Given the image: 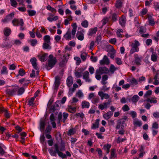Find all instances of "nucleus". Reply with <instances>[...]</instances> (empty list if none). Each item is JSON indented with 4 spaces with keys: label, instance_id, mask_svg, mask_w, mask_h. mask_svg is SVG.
I'll list each match as a JSON object with an SVG mask.
<instances>
[{
    "label": "nucleus",
    "instance_id": "nucleus-33",
    "mask_svg": "<svg viewBox=\"0 0 159 159\" xmlns=\"http://www.w3.org/2000/svg\"><path fill=\"white\" fill-rule=\"evenodd\" d=\"M139 97L137 95H134L131 99V101L134 103H136L139 100Z\"/></svg>",
    "mask_w": 159,
    "mask_h": 159
},
{
    "label": "nucleus",
    "instance_id": "nucleus-39",
    "mask_svg": "<svg viewBox=\"0 0 159 159\" xmlns=\"http://www.w3.org/2000/svg\"><path fill=\"white\" fill-rule=\"evenodd\" d=\"M58 17L57 16H54L53 17H48L47 18L48 20L50 22H52L53 21H56L58 20Z\"/></svg>",
    "mask_w": 159,
    "mask_h": 159
},
{
    "label": "nucleus",
    "instance_id": "nucleus-52",
    "mask_svg": "<svg viewBox=\"0 0 159 159\" xmlns=\"http://www.w3.org/2000/svg\"><path fill=\"white\" fill-rule=\"evenodd\" d=\"M146 31V28L143 26H140L139 27V33L141 34L145 33Z\"/></svg>",
    "mask_w": 159,
    "mask_h": 159
},
{
    "label": "nucleus",
    "instance_id": "nucleus-37",
    "mask_svg": "<svg viewBox=\"0 0 159 159\" xmlns=\"http://www.w3.org/2000/svg\"><path fill=\"white\" fill-rule=\"evenodd\" d=\"M8 73V71L7 70V67L6 66H3L2 69L1 70V73L2 74L7 75Z\"/></svg>",
    "mask_w": 159,
    "mask_h": 159
},
{
    "label": "nucleus",
    "instance_id": "nucleus-36",
    "mask_svg": "<svg viewBox=\"0 0 159 159\" xmlns=\"http://www.w3.org/2000/svg\"><path fill=\"white\" fill-rule=\"evenodd\" d=\"M62 115L63 116V119H62V122L63 123H65L66 120L67 119L69 116V114L66 112L63 113Z\"/></svg>",
    "mask_w": 159,
    "mask_h": 159
},
{
    "label": "nucleus",
    "instance_id": "nucleus-63",
    "mask_svg": "<svg viewBox=\"0 0 159 159\" xmlns=\"http://www.w3.org/2000/svg\"><path fill=\"white\" fill-rule=\"evenodd\" d=\"M76 95L79 98H81L83 96V94L80 90H79L76 93Z\"/></svg>",
    "mask_w": 159,
    "mask_h": 159
},
{
    "label": "nucleus",
    "instance_id": "nucleus-2",
    "mask_svg": "<svg viewBox=\"0 0 159 159\" xmlns=\"http://www.w3.org/2000/svg\"><path fill=\"white\" fill-rule=\"evenodd\" d=\"M57 62L56 58L54 57L52 54L50 55L48 57V65L46 66V68L48 70H50L54 66Z\"/></svg>",
    "mask_w": 159,
    "mask_h": 159
},
{
    "label": "nucleus",
    "instance_id": "nucleus-60",
    "mask_svg": "<svg viewBox=\"0 0 159 159\" xmlns=\"http://www.w3.org/2000/svg\"><path fill=\"white\" fill-rule=\"evenodd\" d=\"M142 123L141 121L137 120L134 121V125H138L139 127H140L142 125Z\"/></svg>",
    "mask_w": 159,
    "mask_h": 159
},
{
    "label": "nucleus",
    "instance_id": "nucleus-53",
    "mask_svg": "<svg viewBox=\"0 0 159 159\" xmlns=\"http://www.w3.org/2000/svg\"><path fill=\"white\" fill-rule=\"evenodd\" d=\"M74 59L76 61V64L77 65H79L81 62L79 57H74Z\"/></svg>",
    "mask_w": 159,
    "mask_h": 159
},
{
    "label": "nucleus",
    "instance_id": "nucleus-40",
    "mask_svg": "<svg viewBox=\"0 0 159 159\" xmlns=\"http://www.w3.org/2000/svg\"><path fill=\"white\" fill-rule=\"evenodd\" d=\"M117 68L113 65H111L110 68L109 72L110 71L111 74L114 73L115 71L116 70Z\"/></svg>",
    "mask_w": 159,
    "mask_h": 159
},
{
    "label": "nucleus",
    "instance_id": "nucleus-26",
    "mask_svg": "<svg viewBox=\"0 0 159 159\" xmlns=\"http://www.w3.org/2000/svg\"><path fill=\"white\" fill-rule=\"evenodd\" d=\"M62 114L61 112H60L58 115V117L57 119V124L61 125V122H62Z\"/></svg>",
    "mask_w": 159,
    "mask_h": 159
},
{
    "label": "nucleus",
    "instance_id": "nucleus-43",
    "mask_svg": "<svg viewBox=\"0 0 159 159\" xmlns=\"http://www.w3.org/2000/svg\"><path fill=\"white\" fill-rule=\"evenodd\" d=\"M43 39L44 42H45L49 43L50 42L51 38L49 35H46L44 36Z\"/></svg>",
    "mask_w": 159,
    "mask_h": 159
},
{
    "label": "nucleus",
    "instance_id": "nucleus-31",
    "mask_svg": "<svg viewBox=\"0 0 159 159\" xmlns=\"http://www.w3.org/2000/svg\"><path fill=\"white\" fill-rule=\"evenodd\" d=\"M157 56L156 52H153L151 56V60L153 62L157 61Z\"/></svg>",
    "mask_w": 159,
    "mask_h": 159
},
{
    "label": "nucleus",
    "instance_id": "nucleus-50",
    "mask_svg": "<svg viewBox=\"0 0 159 159\" xmlns=\"http://www.w3.org/2000/svg\"><path fill=\"white\" fill-rule=\"evenodd\" d=\"M87 54L86 53H82L81 54V57L83 61H84L87 58Z\"/></svg>",
    "mask_w": 159,
    "mask_h": 159
},
{
    "label": "nucleus",
    "instance_id": "nucleus-25",
    "mask_svg": "<svg viewBox=\"0 0 159 159\" xmlns=\"http://www.w3.org/2000/svg\"><path fill=\"white\" fill-rule=\"evenodd\" d=\"M81 105L82 108H88L90 106V104L89 102L86 101H83L82 102Z\"/></svg>",
    "mask_w": 159,
    "mask_h": 159
},
{
    "label": "nucleus",
    "instance_id": "nucleus-14",
    "mask_svg": "<svg viewBox=\"0 0 159 159\" xmlns=\"http://www.w3.org/2000/svg\"><path fill=\"white\" fill-rule=\"evenodd\" d=\"M113 112L111 111H109L105 114H103V118L107 120L111 117L113 115Z\"/></svg>",
    "mask_w": 159,
    "mask_h": 159
},
{
    "label": "nucleus",
    "instance_id": "nucleus-24",
    "mask_svg": "<svg viewBox=\"0 0 159 159\" xmlns=\"http://www.w3.org/2000/svg\"><path fill=\"white\" fill-rule=\"evenodd\" d=\"M25 74L26 72L25 70L23 68H20L19 70L18 74H17L16 76L18 78H19L18 77L20 75L21 76H23L25 75Z\"/></svg>",
    "mask_w": 159,
    "mask_h": 159
},
{
    "label": "nucleus",
    "instance_id": "nucleus-30",
    "mask_svg": "<svg viewBox=\"0 0 159 159\" xmlns=\"http://www.w3.org/2000/svg\"><path fill=\"white\" fill-rule=\"evenodd\" d=\"M100 101L99 98L98 96H95L92 98V102L94 104H96L98 103Z\"/></svg>",
    "mask_w": 159,
    "mask_h": 159
},
{
    "label": "nucleus",
    "instance_id": "nucleus-11",
    "mask_svg": "<svg viewBox=\"0 0 159 159\" xmlns=\"http://www.w3.org/2000/svg\"><path fill=\"white\" fill-rule=\"evenodd\" d=\"M60 84V78L57 76L55 78V81L54 82L55 86L54 89L57 92Z\"/></svg>",
    "mask_w": 159,
    "mask_h": 159
},
{
    "label": "nucleus",
    "instance_id": "nucleus-28",
    "mask_svg": "<svg viewBox=\"0 0 159 159\" xmlns=\"http://www.w3.org/2000/svg\"><path fill=\"white\" fill-rule=\"evenodd\" d=\"M89 73L88 71H85L84 73L83 78L85 79L86 81L90 82V80L89 79Z\"/></svg>",
    "mask_w": 159,
    "mask_h": 159
},
{
    "label": "nucleus",
    "instance_id": "nucleus-27",
    "mask_svg": "<svg viewBox=\"0 0 159 159\" xmlns=\"http://www.w3.org/2000/svg\"><path fill=\"white\" fill-rule=\"evenodd\" d=\"M20 19L19 20L18 19L15 18L12 21V23L13 25L15 26H17L20 24Z\"/></svg>",
    "mask_w": 159,
    "mask_h": 159
},
{
    "label": "nucleus",
    "instance_id": "nucleus-42",
    "mask_svg": "<svg viewBox=\"0 0 159 159\" xmlns=\"http://www.w3.org/2000/svg\"><path fill=\"white\" fill-rule=\"evenodd\" d=\"M14 12H12L11 13L7 15L6 16L8 20L10 21L11 20L14 16Z\"/></svg>",
    "mask_w": 159,
    "mask_h": 159
},
{
    "label": "nucleus",
    "instance_id": "nucleus-41",
    "mask_svg": "<svg viewBox=\"0 0 159 159\" xmlns=\"http://www.w3.org/2000/svg\"><path fill=\"white\" fill-rule=\"evenodd\" d=\"M81 25L84 28H87L89 25L88 22L86 20L83 21L81 23Z\"/></svg>",
    "mask_w": 159,
    "mask_h": 159
},
{
    "label": "nucleus",
    "instance_id": "nucleus-6",
    "mask_svg": "<svg viewBox=\"0 0 159 159\" xmlns=\"http://www.w3.org/2000/svg\"><path fill=\"white\" fill-rule=\"evenodd\" d=\"M120 25L122 27H125L126 22V16L124 15H122L119 20Z\"/></svg>",
    "mask_w": 159,
    "mask_h": 159
},
{
    "label": "nucleus",
    "instance_id": "nucleus-19",
    "mask_svg": "<svg viewBox=\"0 0 159 159\" xmlns=\"http://www.w3.org/2000/svg\"><path fill=\"white\" fill-rule=\"evenodd\" d=\"M109 18L111 19L113 22H116L117 19V14L116 13H112Z\"/></svg>",
    "mask_w": 159,
    "mask_h": 159
},
{
    "label": "nucleus",
    "instance_id": "nucleus-61",
    "mask_svg": "<svg viewBox=\"0 0 159 159\" xmlns=\"http://www.w3.org/2000/svg\"><path fill=\"white\" fill-rule=\"evenodd\" d=\"M125 119L122 118L118 120V122H119L120 124H121V126H124L123 125L125 124Z\"/></svg>",
    "mask_w": 159,
    "mask_h": 159
},
{
    "label": "nucleus",
    "instance_id": "nucleus-10",
    "mask_svg": "<svg viewBox=\"0 0 159 159\" xmlns=\"http://www.w3.org/2000/svg\"><path fill=\"white\" fill-rule=\"evenodd\" d=\"M134 63L137 65H141V57H139L137 54H135L134 55Z\"/></svg>",
    "mask_w": 159,
    "mask_h": 159
},
{
    "label": "nucleus",
    "instance_id": "nucleus-5",
    "mask_svg": "<svg viewBox=\"0 0 159 159\" xmlns=\"http://www.w3.org/2000/svg\"><path fill=\"white\" fill-rule=\"evenodd\" d=\"M16 89H15V87L13 89H8L5 90V92L7 95L8 97L12 96L16 94Z\"/></svg>",
    "mask_w": 159,
    "mask_h": 159
},
{
    "label": "nucleus",
    "instance_id": "nucleus-9",
    "mask_svg": "<svg viewBox=\"0 0 159 159\" xmlns=\"http://www.w3.org/2000/svg\"><path fill=\"white\" fill-rule=\"evenodd\" d=\"M145 18L146 19H148L149 23L150 25L153 26L155 25L154 19L151 15L149 14H147L145 16Z\"/></svg>",
    "mask_w": 159,
    "mask_h": 159
},
{
    "label": "nucleus",
    "instance_id": "nucleus-59",
    "mask_svg": "<svg viewBox=\"0 0 159 159\" xmlns=\"http://www.w3.org/2000/svg\"><path fill=\"white\" fill-rule=\"evenodd\" d=\"M31 45L32 46H34L37 43V41L36 39H32L30 42Z\"/></svg>",
    "mask_w": 159,
    "mask_h": 159
},
{
    "label": "nucleus",
    "instance_id": "nucleus-3",
    "mask_svg": "<svg viewBox=\"0 0 159 159\" xmlns=\"http://www.w3.org/2000/svg\"><path fill=\"white\" fill-rule=\"evenodd\" d=\"M140 45V44L139 43L137 40L134 41V43H132L131 45V48L129 54L130 56L135 52L139 51V48L138 47Z\"/></svg>",
    "mask_w": 159,
    "mask_h": 159
},
{
    "label": "nucleus",
    "instance_id": "nucleus-23",
    "mask_svg": "<svg viewBox=\"0 0 159 159\" xmlns=\"http://www.w3.org/2000/svg\"><path fill=\"white\" fill-rule=\"evenodd\" d=\"M123 2L122 0H116L115 4V7L117 8H120L122 7Z\"/></svg>",
    "mask_w": 159,
    "mask_h": 159
},
{
    "label": "nucleus",
    "instance_id": "nucleus-17",
    "mask_svg": "<svg viewBox=\"0 0 159 159\" xmlns=\"http://www.w3.org/2000/svg\"><path fill=\"white\" fill-rule=\"evenodd\" d=\"M111 146V145L110 144H107L104 145L103 146V149L106 151V152L107 154L109 153L110 152V149Z\"/></svg>",
    "mask_w": 159,
    "mask_h": 159
},
{
    "label": "nucleus",
    "instance_id": "nucleus-56",
    "mask_svg": "<svg viewBox=\"0 0 159 159\" xmlns=\"http://www.w3.org/2000/svg\"><path fill=\"white\" fill-rule=\"evenodd\" d=\"M111 102V100H108L107 102L103 103L102 104L103 105L105 109H106L107 108L108 106L110 104Z\"/></svg>",
    "mask_w": 159,
    "mask_h": 159
},
{
    "label": "nucleus",
    "instance_id": "nucleus-62",
    "mask_svg": "<svg viewBox=\"0 0 159 159\" xmlns=\"http://www.w3.org/2000/svg\"><path fill=\"white\" fill-rule=\"evenodd\" d=\"M122 109L124 111H126L129 110V108L127 105H125L122 107Z\"/></svg>",
    "mask_w": 159,
    "mask_h": 159
},
{
    "label": "nucleus",
    "instance_id": "nucleus-22",
    "mask_svg": "<svg viewBox=\"0 0 159 159\" xmlns=\"http://www.w3.org/2000/svg\"><path fill=\"white\" fill-rule=\"evenodd\" d=\"M99 121L100 120L98 119L96 120L95 123L93 124L91 129H95L98 128L99 127Z\"/></svg>",
    "mask_w": 159,
    "mask_h": 159
},
{
    "label": "nucleus",
    "instance_id": "nucleus-38",
    "mask_svg": "<svg viewBox=\"0 0 159 159\" xmlns=\"http://www.w3.org/2000/svg\"><path fill=\"white\" fill-rule=\"evenodd\" d=\"M34 100L35 99L33 97L31 98L28 101V104L30 106L33 107L34 106Z\"/></svg>",
    "mask_w": 159,
    "mask_h": 159
},
{
    "label": "nucleus",
    "instance_id": "nucleus-34",
    "mask_svg": "<svg viewBox=\"0 0 159 159\" xmlns=\"http://www.w3.org/2000/svg\"><path fill=\"white\" fill-rule=\"evenodd\" d=\"M76 132V129L74 128H72L70 129L68 133L67 134L68 135L71 136L74 135Z\"/></svg>",
    "mask_w": 159,
    "mask_h": 159
},
{
    "label": "nucleus",
    "instance_id": "nucleus-13",
    "mask_svg": "<svg viewBox=\"0 0 159 159\" xmlns=\"http://www.w3.org/2000/svg\"><path fill=\"white\" fill-rule=\"evenodd\" d=\"M46 125V119L41 120L40 121V129L41 131H43L44 130Z\"/></svg>",
    "mask_w": 159,
    "mask_h": 159
},
{
    "label": "nucleus",
    "instance_id": "nucleus-44",
    "mask_svg": "<svg viewBox=\"0 0 159 159\" xmlns=\"http://www.w3.org/2000/svg\"><path fill=\"white\" fill-rule=\"evenodd\" d=\"M129 16L130 17H131L134 16L135 12L131 8H129Z\"/></svg>",
    "mask_w": 159,
    "mask_h": 159
},
{
    "label": "nucleus",
    "instance_id": "nucleus-29",
    "mask_svg": "<svg viewBox=\"0 0 159 159\" xmlns=\"http://www.w3.org/2000/svg\"><path fill=\"white\" fill-rule=\"evenodd\" d=\"M11 33V30L8 28H5L4 30V33L6 36H9Z\"/></svg>",
    "mask_w": 159,
    "mask_h": 159
},
{
    "label": "nucleus",
    "instance_id": "nucleus-45",
    "mask_svg": "<svg viewBox=\"0 0 159 159\" xmlns=\"http://www.w3.org/2000/svg\"><path fill=\"white\" fill-rule=\"evenodd\" d=\"M116 151L114 149H111V158H112L115 157L116 156H115Z\"/></svg>",
    "mask_w": 159,
    "mask_h": 159
},
{
    "label": "nucleus",
    "instance_id": "nucleus-15",
    "mask_svg": "<svg viewBox=\"0 0 159 159\" xmlns=\"http://www.w3.org/2000/svg\"><path fill=\"white\" fill-rule=\"evenodd\" d=\"M37 60L35 57H33L30 59V61L32 64V65L34 69L37 70L38 69V67L37 66V64L36 63Z\"/></svg>",
    "mask_w": 159,
    "mask_h": 159
},
{
    "label": "nucleus",
    "instance_id": "nucleus-57",
    "mask_svg": "<svg viewBox=\"0 0 159 159\" xmlns=\"http://www.w3.org/2000/svg\"><path fill=\"white\" fill-rule=\"evenodd\" d=\"M102 37L100 35H98L96 37L95 42H96L97 44H98L99 43Z\"/></svg>",
    "mask_w": 159,
    "mask_h": 159
},
{
    "label": "nucleus",
    "instance_id": "nucleus-54",
    "mask_svg": "<svg viewBox=\"0 0 159 159\" xmlns=\"http://www.w3.org/2000/svg\"><path fill=\"white\" fill-rule=\"evenodd\" d=\"M40 143L42 144H43L45 140V137L43 134L40 136Z\"/></svg>",
    "mask_w": 159,
    "mask_h": 159
},
{
    "label": "nucleus",
    "instance_id": "nucleus-4",
    "mask_svg": "<svg viewBox=\"0 0 159 159\" xmlns=\"http://www.w3.org/2000/svg\"><path fill=\"white\" fill-rule=\"evenodd\" d=\"M54 146L55 149L54 151H53V148L51 147L49 149L48 151L51 156L56 157L57 156V153L58 154L59 152H60L61 151H59V146L57 143L55 144L54 145Z\"/></svg>",
    "mask_w": 159,
    "mask_h": 159
},
{
    "label": "nucleus",
    "instance_id": "nucleus-46",
    "mask_svg": "<svg viewBox=\"0 0 159 159\" xmlns=\"http://www.w3.org/2000/svg\"><path fill=\"white\" fill-rule=\"evenodd\" d=\"M28 15L30 16H34L36 14V12L34 10H28Z\"/></svg>",
    "mask_w": 159,
    "mask_h": 159
},
{
    "label": "nucleus",
    "instance_id": "nucleus-21",
    "mask_svg": "<svg viewBox=\"0 0 159 159\" xmlns=\"http://www.w3.org/2000/svg\"><path fill=\"white\" fill-rule=\"evenodd\" d=\"M73 83L72 77L71 76H68L66 80V84L68 86L70 87Z\"/></svg>",
    "mask_w": 159,
    "mask_h": 159
},
{
    "label": "nucleus",
    "instance_id": "nucleus-35",
    "mask_svg": "<svg viewBox=\"0 0 159 159\" xmlns=\"http://www.w3.org/2000/svg\"><path fill=\"white\" fill-rule=\"evenodd\" d=\"M156 99V98H152L151 99L150 98H148L146 100V101L148 102H150L151 103H156L157 102Z\"/></svg>",
    "mask_w": 159,
    "mask_h": 159
},
{
    "label": "nucleus",
    "instance_id": "nucleus-55",
    "mask_svg": "<svg viewBox=\"0 0 159 159\" xmlns=\"http://www.w3.org/2000/svg\"><path fill=\"white\" fill-rule=\"evenodd\" d=\"M96 151L98 152L99 157H101L102 156V152L101 149L99 148H97Z\"/></svg>",
    "mask_w": 159,
    "mask_h": 159
},
{
    "label": "nucleus",
    "instance_id": "nucleus-16",
    "mask_svg": "<svg viewBox=\"0 0 159 159\" xmlns=\"http://www.w3.org/2000/svg\"><path fill=\"white\" fill-rule=\"evenodd\" d=\"M76 37L79 40L82 41L84 39V35L81 31H78L76 34Z\"/></svg>",
    "mask_w": 159,
    "mask_h": 159
},
{
    "label": "nucleus",
    "instance_id": "nucleus-32",
    "mask_svg": "<svg viewBox=\"0 0 159 159\" xmlns=\"http://www.w3.org/2000/svg\"><path fill=\"white\" fill-rule=\"evenodd\" d=\"M48 54L46 53H44L39 58L40 60L43 62L47 60V57Z\"/></svg>",
    "mask_w": 159,
    "mask_h": 159
},
{
    "label": "nucleus",
    "instance_id": "nucleus-51",
    "mask_svg": "<svg viewBox=\"0 0 159 159\" xmlns=\"http://www.w3.org/2000/svg\"><path fill=\"white\" fill-rule=\"evenodd\" d=\"M11 5L14 7H16L17 6V3L16 0H10Z\"/></svg>",
    "mask_w": 159,
    "mask_h": 159
},
{
    "label": "nucleus",
    "instance_id": "nucleus-8",
    "mask_svg": "<svg viewBox=\"0 0 159 159\" xmlns=\"http://www.w3.org/2000/svg\"><path fill=\"white\" fill-rule=\"evenodd\" d=\"M100 63L101 65H108L110 63V61L107 56L104 55L102 60H100Z\"/></svg>",
    "mask_w": 159,
    "mask_h": 159
},
{
    "label": "nucleus",
    "instance_id": "nucleus-18",
    "mask_svg": "<svg viewBox=\"0 0 159 159\" xmlns=\"http://www.w3.org/2000/svg\"><path fill=\"white\" fill-rule=\"evenodd\" d=\"M68 111L72 113H74L76 110V108L73 107L72 105H69L68 106Z\"/></svg>",
    "mask_w": 159,
    "mask_h": 159
},
{
    "label": "nucleus",
    "instance_id": "nucleus-64",
    "mask_svg": "<svg viewBox=\"0 0 159 159\" xmlns=\"http://www.w3.org/2000/svg\"><path fill=\"white\" fill-rule=\"evenodd\" d=\"M154 7L156 10L159 9V2H155L154 3Z\"/></svg>",
    "mask_w": 159,
    "mask_h": 159
},
{
    "label": "nucleus",
    "instance_id": "nucleus-20",
    "mask_svg": "<svg viewBox=\"0 0 159 159\" xmlns=\"http://www.w3.org/2000/svg\"><path fill=\"white\" fill-rule=\"evenodd\" d=\"M63 37L66 40H71V36L70 31L68 30L66 34L64 35Z\"/></svg>",
    "mask_w": 159,
    "mask_h": 159
},
{
    "label": "nucleus",
    "instance_id": "nucleus-58",
    "mask_svg": "<svg viewBox=\"0 0 159 159\" xmlns=\"http://www.w3.org/2000/svg\"><path fill=\"white\" fill-rule=\"evenodd\" d=\"M48 43L46 42L44 43L43 44V47L44 49H49L50 48H49L50 46L48 44Z\"/></svg>",
    "mask_w": 159,
    "mask_h": 159
},
{
    "label": "nucleus",
    "instance_id": "nucleus-47",
    "mask_svg": "<svg viewBox=\"0 0 159 159\" xmlns=\"http://www.w3.org/2000/svg\"><path fill=\"white\" fill-rule=\"evenodd\" d=\"M148 12L147 9L145 8H143L142 9L140 12V14L142 16H143L144 15H145Z\"/></svg>",
    "mask_w": 159,
    "mask_h": 159
},
{
    "label": "nucleus",
    "instance_id": "nucleus-49",
    "mask_svg": "<svg viewBox=\"0 0 159 159\" xmlns=\"http://www.w3.org/2000/svg\"><path fill=\"white\" fill-rule=\"evenodd\" d=\"M158 128V124L157 122H155L153 123L152 126V129H157Z\"/></svg>",
    "mask_w": 159,
    "mask_h": 159
},
{
    "label": "nucleus",
    "instance_id": "nucleus-48",
    "mask_svg": "<svg viewBox=\"0 0 159 159\" xmlns=\"http://www.w3.org/2000/svg\"><path fill=\"white\" fill-rule=\"evenodd\" d=\"M24 24V23L23 20L22 19H20L19 25L20 26V29L21 30H25V27L23 26Z\"/></svg>",
    "mask_w": 159,
    "mask_h": 159
},
{
    "label": "nucleus",
    "instance_id": "nucleus-1",
    "mask_svg": "<svg viewBox=\"0 0 159 159\" xmlns=\"http://www.w3.org/2000/svg\"><path fill=\"white\" fill-rule=\"evenodd\" d=\"M109 73V70L106 66L99 67L96 71L95 78L98 80H100L101 78V75L108 74Z\"/></svg>",
    "mask_w": 159,
    "mask_h": 159
},
{
    "label": "nucleus",
    "instance_id": "nucleus-7",
    "mask_svg": "<svg viewBox=\"0 0 159 159\" xmlns=\"http://www.w3.org/2000/svg\"><path fill=\"white\" fill-rule=\"evenodd\" d=\"M15 89H16V93L18 95H22L25 92V89L23 87L19 88V86L16 85L15 86Z\"/></svg>",
    "mask_w": 159,
    "mask_h": 159
},
{
    "label": "nucleus",
    "instance_id": "nucleus-12",
    "mask_svg": "<svg viewBox=\"0 0 159 159\" xmlns=\"http://www.w3.org/2000/svg\"><path fill=\"white\" fill-rule=\"evenodd\" d=\"M98 30V28L95 27L89 29V31L88 32L87 34L89 36H92L94 34H96Z\"/></svg>",
    "mask_w": 159,
    "mask_h": 159
}]
</instances>
